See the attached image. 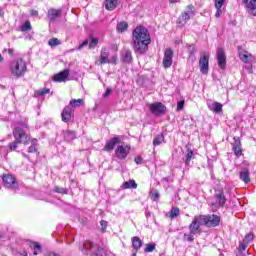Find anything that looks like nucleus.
<instances>
[{"instance_id": "5701e85b", "label": "nucleus", "mask_w": 256, "mask_h": 256, "mask_svg": "<svg viewBox=\"0 0 256 256\" xmlns=\"http://www.w3.org/2000/svg\"><path fill=\"white\" fill-rule=\"evenodd\" d=\"M132 247L134 251H139V249L143 247V241L141 240V238L137 236L132 237Z\"/></svg>"}, {"instance_id": "dca6fc26", "label": "nucleus", "mask_w": 256, "mask_h": 256, "mask_svg": "<svg viewBox=\"0 0 256 256\" xmlns=\"http://www.w3.org/2000/svg\"><path fill=\"white\" fill-rule=\"evenodd\" d=\"M63 13V10L61 9H55V8H51L48 10L47 13V18L49 20V23H55V21H57V19H59V17H61V14Z\"/></svg>"}, {"instance_id": "72a5a7b5", "label": "nucleus", "mask_w": 256, "mask_h": 256, "mask_svg": "<svg viewBox=\"0 0 256 256\" xmlns=\"http://www.w3.org/2000/svg\"><path fill=\"white\" fill-rule=\"evenodd\" d=\"M50 89L48 88H43V89H40V90H36L34 95L35 97H43L44 95H48V93H50Z\"/></svg>"}, {"instance_id": "2eb2a0df", "label": "nucleus", "mask_w": 256, "mask_h": 256, "mask_svg": "<svg viewBox=\"0 0 256 256\" xmlns=\"http://www.w3.org/2000/svg\"><path fill=\"white\" fill-rule=\"evenodd\" d=\"M239 59L242 61V63L251 65V63H253V61H255V56H253V54L249 53L246 50H240L239 51Z\"/></svg>"}, {"instance_id": "37998d69", "label": "nucleus", "mask_w": 256, "mask_h": 256, "mask_svg": "<svg viewBox=\"0 0 256 256\" xmlns=\"http://www.w3.org/2000/svg\"><path fill=\"white\" fill-rule=\"evenodd\" d=\"M253 239H255V236L253 235L252 232H250L245 235L243 241H244V243H247L249 245V243H251V241H253Z\"/></svg>"}, {"instance_id": "49530a36", "label": "nucleus", "mask_w": 256, "mask_h": 256, "mask_svg": "<svg viewBox=\"0 0 256 256\" xmlns=\"http://www.w3.org/2000/svg\"><path fill=\"white\" fill-rule=\"evenodd\" d=\"M186 13H187L188 15H192V17L195 16V7H194L193 5H191V4L188 5V6H187Z\"/></svg>"}, {"instance_id": "1a4fd4ad", "label": "nucleus", "mask_w": 256, "mask_h": 256, "mask_svg": "<svg viewBox=\"0 0 256 256\" xmlns=\"http://www.w3.org/2000/svg\"><path fill=\"white\" fill-rule=\"evenodd\" d=\"M148 107L150 113H152V115H155V117H161V115H165V111H167V107L161 102L149 104Z\"/></svg>"}, {"instance_id": "f8f14e48", "label": "nucleus", "mask_w": 256, "mask_h": 256, "mask_svg": "<svg viewBox=\"0 0 256 256\" xmlns=\"http://www.w3.org/2000/svg\"><path fill=\"white\" fill-rule=\"evenodd\" d=\"M200 72L203 75L209 73V54H204L199 59Z\"/></svg>"}, {"instance_id": "412c9836", "label": "nucleus", "mask_w": 256, "mask_h": 256, "mask_svg": "<svg viewBox=\"0 0 256 256\" xmlns=\"http://www.w3.org/2000/svg\"><path fill=\"white\" fill-rule=\"evenodd\" d=\"M62 135L64 137V141H67L68 143H71V141H74V139L77 138V134L73 130H64Z\"/></svg>"}, {"instance_id": "9d476101", "label": "nucleus", "mask_w": 256, "mask_h": 256, "mask_svg": "<svg viewBox=\"0 0 256 256\" xmlns=\"http://www.w3.org/2000/svg\"><path fill=\"white\" fill-rule=\"evenodd\" d=\"M214 199L218 207H225V203H227V198H225V190H223L221 187L215 188Z\"/></svg>"}, {"instance_id": "0eeeda50", "label": "nucleus", "mask_w": 256, "mask_h": 256, "mask_svg": "<svg viewBox=\"0 0 256 256\" xmlns=\"http://www.w3.org/2000/svg\"><path fill=\"white\" fill-rule=\"evenodd\" d=\"M3 184L6 189H10V191H13L14 193H17L19 191V182H17V178L11 174H4L2 176Z\"/></svg>"}, {"instance_id": "c85d7f7f", "label": "nucleus", "mask_w": 256, "mask_h": 256, "mask_svg": "<svg viewBox=\"0 0 256 256\" xmlns=\"http://www.w3.org/2000/svg\"><path fill=\"white\" fill-rule=\"evenodd\" d=\"M83 103H84L83 99H72L70 100L68 107H71V109H75V107H81Z\"/></svg>"}, {"instance_id": "13d9d810", "label": "nucleus", "mask_w": 256, "mask_h": 256, "mask_svg": "<svg viewBox=\"0 0 256 256\" xmlns=\"http://www.w3.org/2000/svg\"><path fill=\"white\" fill-rule=\"evenodd\" d=\"M216 1V7H223V4L226 0H215Z\"/></svg>"}, {"instance_id": "e433bc0d", "label": "nucleus", "mask_w": 256, "mask_h": 256, "mask_svg": "<svg viewBox=\"0 0 256 256\" xmlns=\"http://www.w3.org/2000/svg\"><path fill=\"white\" fill-rule=\"evenodd\" d=\"M156 244L155 243H148L144 249L145 253H153L155 251Z\"/></svg>"}, {"instance_id": "603ef678", "label": "nucleus", "mask_w": 256, "mask_h": 256, "mask_svg": "<svg viewBox=\"0 0 256 256\" xmlns=\"http://www.w3.org/2000/svg\"><path fill=\"white\" fill-rule=\"evenodd\" d=\"M233 147H241V139L239 137H234Z\"/></svg>"}, {"instance_id": "f3484780", "label": "nucleus", "mask_w": 256, "mask_h": 256, "mask_svg": "<svg viewBox=\"0 0 256 256\" xmlns=\"http://www.w3.org/2000/svg\"><path fill=\"white\" fill-rule=\"evenodd\" d=\"M73 108L71 106H66L61 113V118L64 123H69L73 119Z\"/></svg>"}, {"instance_id": "4468645a", "label": "nucleus", "mask_w": 256, "mask_h": 256, "mask_svg": "<svg viewBox=\"0 0 256 256\" xmlns=\"http://www.w3.org/2000/svg\"><path fill=\"white\" fill-rule=\"evenodd\" d=\"M173 49L167 48L164 52L163 67L169 69L173 65Z\"/></svg>"}, {"instance_id": "4be33fe9", "label": "nucleus", "mask_w": 256, "mask_h": 256, "mask_svg": "<svg viewBox=\"0 0 256 256\" xmlns=\"http://www.w3.org/2000/svg\"><path fill=\"white\" fill-rule=\"evenodd\" d=\"M239 179H240V181H243V183H245V184L251 183V177L249 174V170L248 169L241 170L239 173Z\"/></svg>"}, {"instance_id": "680f3d73", "label": "nucleus", "mask_w": 256, "mask_h": 256, "mask_svg": "<svg viewBox=\"0 0 256 256\" xmlns=\"http://www.w3.org/2000/svg\"><path fill=\"white\" fill-rule=\"evenodd\" d=\"M5 15V12L3 11V8H0V17H3Z\"/></svg>"}, {"instance_id": "39448f33", "label": "nucleus", "mask_w": 256, "mask_h": 256, "mask_svg": "<svg viewBox=\"0 0 256 256\" xmlns=\"http://www.w3.org/2000/svg\"><path fill=\"white\" fill-rule=\"evenodd\" d=\"M81 251H84L85 255L107 256L103 248L99 247L91 241L84 242Z\"/></svg>"}, {"instance_id": "aec40b11", "label": "nucleus", "mask_w": 256, "mask_h": 256, "mask_svg": "<svg viewBox=\"0 0 256 256\" xmlns=\"http://www.w3.org/2000/svg\"><path fill=\"white\" fill-rule=\"evenodd\" d=\"M243 3L246 5L248 13L256 17V0H243Z\"/></svg>"}, {"instance_id": "8fccbe9b", "label": "nucleus", "mask_w": 256, "mask_h": 256, "mask_svg": "<svg viewBox=\"0 0 256 256\" xmlns=\"http://www.w3.org/2000/svg\"><path fill=\"white\" fill-rule=\"evenodd\" d=\"M215 7L217 9L215 17L219 18V17H221V13H223V11L221 10V7L217 6V1H215Z\"/></svg>"}, {"instance_id": "0e129e2a", "label": "nucleus", "mask_w": 256, "mask_h": 256, "mask_svg": "<svg viewBox=\"0 0 256 256\" xmlns=\"http://www.w3.org/2000/svg\"><path fill=\"white\" fill-rule=\"evenodd\" d=\"M8 53H9V55H13V53H14V50L13 49H8Z\"/></svg>"}, {"instance_id": "de8ad7c7", "label": "nucleus", "mask_w": 256, "mask_h": 256, "mask_svg": "<svg viewBox=\"0 0 256 256\" xmlns=\"http://www.w3.org/2000/svg\"><path fill=\"white\" fill-rule=\"evenodd\" d=\"M233 151L237 157H241L243 155L241 147L233 146Z\"/></svg>"}, {"instance_id": "052dcab7", "label": "nucleus", "mask_w": 256, "mask_h": 256, "mask_svg": "<svg viewBox=\"0 0 256 256\" xmlns=\"http://www.w3.org/2000/svg\"><path fill=\"white\" fill-rule=\"evenodd\" d=\"M169 182V177L162 178V183H168Z\"/></svg>"}, {"instance_id": "79ce46f5", "label": "nucleus", "mask_w": 256, "mask_h": 256, "mask_svg": "<svg viewBox=\"0 0 256 256\" xmlns=\"http://www.w3.org/2000/svg\"><path fill=\"white\" fill-rule=\"evenodd\" d=\"M191 17H193V15L188 14V12H184L179 18V21H183L184 23H187L189 19H191Z\"/></svg>"}, {"instance_id": "e2e57ef3", "label": "nucleus", "mask_w": 256, "mask_h": 256, "mask_svg": "<svg viewBox=\"0 0 256 256\" xmlns=\"http://www.w3.org/2000/svg\"><path fill=\"white\" fill-rule=\"evenodd\" d=\"M48 256H60L59 254H57V253H53V252H51L50 254H48Z\"/></svg>"}, {"instance_id": "a211bd4d", "label": "nucleus", "mask_w": 256, "mask_h": 256, "mask_svg": "<svg viewBox=\"0 0 256 256\" xmlns=\"http://www.w3.org/2000/svg\"><path fill=\"white\" fill-rule=\"evenodd\" d=\"M121 143V137L115 136L108 140L104 146V151H113L115 149V145Z\"/></svg>"}, {"instance_id": "69168bd1", "label": "nucleus", "mask_w": 256, "mask_h": 256, "mask_svg": "<svg viewBox=\"0 0 256 256\" xmlns=\"http://www.w3.org/2000/svg\"><path fill=\"white\" fill-rule=\"evenodd\" d=\"M3 237H5V233H3L2 231H0V239H3Z\"/></svg>"}, {"instance_id": "7ed1b4c3", "label": "nucleus", "mask_w": 256, "mask_h": 256, "mask_svg": "<svg viewBox=\"0 0 256 256\" xmlns=\"http://www.w3.org/2000/svg\"><path fill=\"white\" fill-rule=\"evenodd\" d=\"M28 125L23 121H18L14 123L13 128V137L18 143L22 145H29V141H31V137L25 132L24 129H27Z\"/></svg>"}, {"instance_id": "c9c22d12", "label": "nucleus", "mask_w": 256, "mask_h": 256, "mask_svg": "<svg viewBox=\"0 0 256 256\" xmlns=\"http://www.w3.org/2000/svg\"><path fill=\"white\" fill-rule=\"evenodd\" d=\"M129 27V24H127V22H120L117 25V31H119V33H124V31Z\"/></svg>"}, {"instance_id": "a18cd8bd", "label": "nucleus", "mask_w": 256, "mask_h": 256, "mask_svg": "<svg viewBox=\"0 0 256 256\" xmlns=\"http://www.w3.org/2000/svg\"><path fill=\"white\" fill-rule=\"evenodd\" d=\"M99 43V39L97 38H92L89 42V49H95Z\"/></svg>"}, {"instance_id": "473e14b6", "label": "nucleus", "mask_w": 256, "mask_h": 256, "mask_svg": "<svg viewBox=\"0 0 256 256\" xmlns=\"http://www.w3.org/2000/svg\"><path fill=\"white\" fill-rule=\"evenodd\" d=\"M181 211L177 207H172L170 212H169V217L170 219H175L177 218L178 215H180Z\"/></svg>"}, {"instance_id": "9b49d317", "label": "nucleus", "mask_w": 256, "mask_h": 256, "mask_svg": "<svg viewBox=\"0 0 256 256\" xmlns=\"http://www.w3.org/2000/svg\"><path fill=\"white\" fill-rule=\"evenodd\" d=\"M131 153V146L126 145H118L116 150H115V156L117 159L120 161H123V159H127V156Z\"/></svg>"}, {"instance_id": "4c0bfd02", "label": "nucleus", "mask_w": 256, "mask_h": 256, "mask_svg": "<svg viewBox=\"0 0 256 256\" xmlns=\"http://www.w3.org/2000/svg\"><path fill=\"white\" fill-rule=\"evenodd\" d=\"M150 197H151L152 201H159V197H161V195L159 194V191L151 190Z\"/></svg>"}, {"instance_id": "bb28decb", "label": "nucleus", "mask_w": 256, "mask_h": 256, "mask_svg": "<svg viewBox=\"0 0 256 256\" xmlns=\"http://www.w3.org/2000/svg\"><path fill=\"white\" fill-rule=\"evenodd\" d=\"M210 111H213L214 113H223V104L214 102L212 107H210Z\"/></svg>"}, {"instance_id": "20e7f679", "label": "nucleus", "mask_w": 256, "mask_h": 256, "mask_svg": "<svg viewBox=\"0 0 256 256\" xmlns=\"http://www.w3.org/2000/svg\"><path fill=\"white\" fill-rule=\"evenodd\" d=\"M9 70L12 77L21 79V77H25V74L27 73V62L22 58H17L10 63Z\"/></svg>"}, {"instance_id": "5fc2aeb1", "label": "nucleus", "mask_w": 256, "mask_h": 256, "mask_svg": "<svg viewBox=\"0 0 256 256\" xmlns=\"http://www.w3.org/2000/svg\"><path fill=\"white\" fill-rule=\"evenodd\" d=\"M135 163L137 165H141V163H143V158H141V156H137L135 159H134Z\"/></svg>"}, {"instance_id": "393cba45", "label": "nucleus", "mask_w": 256, "mask_h": 256, "mask_svg": "<svg viewBox=\"0 0 256 256\" xmlns=\"http://www.w3.org/2000/svg\"><path fill=\"white\" fill-rule=\"evenodd\" d=\"M122 61L123 63H131V61H133V55L131 54V50H124L122 52Z\"/></svg>"}, {"instance_id": "864d4df0", "label": "nucleus", "mask_w": 256, "mask_h": 256, "mask_svg": "<svg viewBox=\"0 0 256 256\" xmlns=\"http://www.w3.org/2000/svg\"><path fill=\"white\" fill-rule=\"evenodd\" d=\"M183 107H185V101H179L177 103V111H183Z\"/></svg>"}, {"instance_id": "6ab92c4d", "label": "nucleus", "mask_w": 256, "mask_h": 256, "mask_svg": "<svg viewBox=\"0 0 256 256\" xmlns=\"http://www.w3.org/2000/svg\"><path fill=\"white\" fill-rule=\"evenodd\" d=\"M69 77V69H65L57 74L54 75L53 81L56 83H63V81H67Z\"/></svg>"}, {"instance_id": "7c9ffc66", "label": "nucleus", "mask_w": 256, "mask_h": 256, "mask_svg": "<svg viewBox=\"0 0 256 256\" xmlns=\"http://www.w3.org/2000/svg\"><path fill=\"white\" fill-rule=\"evenodd\" d=\"M191 159H195V153L193 152V150L188 149L186 154V159H185L186 166H189V164L191 163Z\"/></svg>"}, {"instance_id": "b1692460", "label": "nucleus", "mask_w": 256, "mask_h": 256, "mask_svg": "<svg viewBox=\"0 0 256 256\" xmlns=\"http://www.w3.org/2000/svg\"><path fill=\"white\" fill-rule=\"evenodd\" d=\"M121 189H137V182H135L134 179H131L129 181H125L122 185H121Z\"/></svg>"}, {"instance_id": "f704fd0d", "label": "nucleus", "mask_w": 256, "mask_h": 256, "mask_svg": "<svg viewBox=\"0 0 256 256\" xmlns=\"http://www.w3.org/2000/svg\"><path fill=\"white\" fill-rule=\"evenodd\" d=\"M54 193H60L61 195H67L69 190L67 188L55 186L53 189Z\"/></svg>"}, {"instance_id": "2f4dec72", "label": "nucleus", "mask_w": 256, "mask_h": 256, "mask_svg": "<svg viewBox=\"0 0 256 256\" xmlns=\"http://www.w3.org/2000/svg\"><path fill=\"white\" fill-rule=\"evenodd\" d=\"M163 141H165V136L163 134L157 135L153 140L154 147L161 145V143H163Z\"/></svg>"}, {"instance_id": "c756f323", "label": "nucleus", "mask_w": 256, "mask_h": 256, "mask_svg": "<svg viewBox=\"0 0 256 256\" xmlns=\"http://www.w3.org/2000/svg\"><path fill=\"white\" fill-rule=\"evenodd\" d=\"M38 140L37 139H32L31 140V145L28 147V153H37V147H38Z\"/></svg>"}, {"instance_id": "c03bdc74", "label": "nucleus", "mask_w": 256, "mask_h": 256, "mask_svg": "<svg viewBox=\"0 0 256 256\" xmlns=\"http://www.w3.org/2000/svg\"><path fill=\"white\" fill-rule=\"evenodd\" d=\"M21 31H31V22L29 20L25 21V23L21 26Z\"/></svg>"}, {"instance_id": "f257e3e1", "label": "nucleus", "mask_w": 256, "mask_h": 256, "mask_svg": "<svg viewBox=\"0 0 256 256\" xmlns=\"http://www.w3.org/2000/svg\"><path fill=\"white\" fill-rule=\"evenodd\" d=\"M151 45V34L143 26H137L132 32V47L134 53L145 55Z\"/></svg>"}, {"instance_id": "ea45409f", "label": "nucleus", "mask_w": 256, "mask_h": 256, "mask_svg": "<svg viewBox=\"0 0 256 256\" xmlns=\"http://www.w3.org/2000/svg\"><path fill=\"white\" fill-rule=\"evenodd\" d=\"M48 45L50 47H57V45H61V40L57 39V38H51L49 41H48Z\"/></svg>"}, {"instance_id": "09e8293b", "label": "nucleus", "mask_w": 256, "mask_h": 256, "mask_svg": "<svg viewBox=\"0 0 256 256\" xmlns=\"http://www.w3.org/2000/svg\"><path fill=\"white\" fill-rule=\"evenodd\" d=\"M100 225H101V231H102V233H105V231H106V229H107V225H108L107 221L102 220V221L100 222Z\"/></svg>"}, {"instance_id": "f03ea898", "label": "nucleus", "mask_w": 256, "mask_h": 256, "mask_svg": "<svg viewBox=\"0 0 256 256\" xmlns=\"http://www.w3.org/2000/svg\"><path fill=\"white\" fill-rule=\"evenodd\" d=\"M203 220L201 219V215L195 216L188 226L189 233H184L183 241H187L188 243H193L195 241V235H201V227L203 226Z\"/></svg>"}, {"instance_id": "58836bf2", "label": "nucleus", "mask_w": 256, "mask_h": 256, "mask_svg": "<svg viewBox=\"0 0 256 256\" xmlns=\"http://www.w3.org/2000/svg\"><path fill=\"white\" fill-rule=\"evenodd\" d=\"M19 145H21V143L17 140H14L13 142H10L8 144V147H9L10 151H16V149L19 147Z\"/></svg>"}, {"instance_id": "774afa93", "label": "nucleus", "mask_w": 256, "mask_h": 256, "mask_svg": "<svg viewBox=\"0 0 256 256\" xmlns=\"http://www.w3.org/2000/svg\"><path fill=\"white\" fill-rule=\"evenodd\" d=\"M169 1H170V3L173 4V3H178L179 0H169Z\"/></svg>"}, {"instance_id": "3c124183", "label": "nucleus", "mask_w": 256, "mask_h": 256, "mask_svg": "<svg viewBox=\"0 0 256 256\" xmlns=\"http://www.w3.org/2000/svg\"><path fill=\"white\" fill-rule=\"evenodd\" d=\"M247 243L243 240L240 244H239V251H245V249H247Z\"/></svg>"}, {"instance_id": "bf43d9fd", "label": "nucleus", "mask_w": 256, "mask_h": 256, "mask_svg": "<svg viewBox=\"0 0 256 256\" xmlns=\"http://www.w3.org/2000/svg\"><path fill=\"white\" fill-rule=\"evenodd\" d=\"M89 40H84L83 43L80 44L79 49H83V47H87Z\"/></svg>"}, {"instance_id": "6e6552de", "label": "nucleus", "mask_w": 256, "mask_h": 256, "mask_svg": "<svg viewBox=\"0 0 256 256\" xmlns=\"http://www.w3.org/2000/svg\"><path fill=\"white\" fill-rule=\"evenodd\" d=\"M117 65V55H113L109 58V50L104 47L100 51V62L99 65Z\"/></svg>"}, {"instance_id": "a878e982", "label": "nucleus", "mask_w": 256, "mask_h": 256, "mask_svg": "<svg viewBox=\"0 0 256 256\" xmlns=\"http://www.w3.org/2000/svg\"><path fill=\"white\" fill-rule=\"evenodd\" d=\"M118 5V0H106L105 1V8L108 11H113L114 9L117 8Z\"/></svg>"}, {"instance_id": "423d86ee", "label": "nucleus", "mask_w": 256, "mask_h": 256, "mask_svg": "<svg viewBox=\"0 0 256 256\" xmlns=\"http://www.w3.org/2000/svg\"><path fill=\"white\" fill-rule=\"evenodd\" d=\"M204 227H219L221 217L217 214L200 215Z\"/></svg>"}, {"instance_id": "6e6d98bb", "label": "nucleus", "mask_w": 256, "mask_h": 256, "mask_svg": "<svg viewBox=\"0 0 256 256\" xmlns=\"http://www.w3.org/2000/svg\"><path fill=\"white\" fill-rule=\"evenodd\" d=\"M109 95H111V89L110 88H107L105 93L103 94V98L104 99H107V97H109Z\"/></svg>"}, {"instance_id": "a19ab883", "label": "nucleus", "mask_w": 256, "mask_h": 256, "mask_svg": "<svg viewBox=\"0 0 256 256\" xmlns=\"http://www.w3.org/2000/svg\"><path fill=\"white\" fill-rule=\"evenodd\" d=\"M186 48L188 49L190 57H191V55H195V53L197 52V48L195 47L194 44H187Z\"/></svg>"}, {"instance_id": "4d7b16f0", "label": "nucleus", "mask_w": 256, "mask_h": 256, "mask_svg": "<svg viewBox=\"0 0 256 256\" xmlns=\"http://www.w3.org/2000/svg\"><path fill=\"white\" fill-rule=\"evenodd\" d=\"M31 17H39V11L37 10H30Z\"/></svg>"}, {"instance_id": "ddd939ff", "label": "nucleus", "mask_w": 256, "mask_h": 256, "mask_svg": "<svg viewBox=\"0 0 256 256\" xmlns=\"http://www.w3.org/2000/svg\"><path fill=\"white\" fill-rule=\"evenodd\" d=\"M216 59L218 61V66L221 69H225V67H227V55H225V50H223V48L217 49Z\"/></svg>"}, {"instance_id": "338daca9", "label": "nucleus", "mask_w": 256, "mask_h": 256, "mask_svg": "<svg viewBox=\"0 0 256 256\" xmlns=\"http://www.w3.org/2000/svg\"><path fill=\"white\" fill-rule=\"evenodd\" d=\"M28 254H27V251H23L22 253H21V256H27Z\"/></svg>"}, {"instance_id": "cd10ccee", "label": "nucleus", "mask_w": 256, "mask_h": 256, "mask_svg": "<svg viewBox=\"0 0 256 256\" xmlns=\"http://www.w3.org/2000/svg\"><path fill=\"white\" fill-rule=\"evenodd\" d=\"M30 249H32L33 255H39V253H41L42 251L41 244H39L38 242H33L30 245Z\"/></svg>"}]
</instances>
